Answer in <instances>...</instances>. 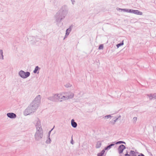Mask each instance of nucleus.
Instances as JSON below:
<instances>
[{
	"instance_id": "obj_1",
	"label": "nucleus",
	"mask_w": 156,
	"mask_h": 156,
	"mask_svg": "<svg viewBox=\"0 0 156 156\" xmlns=\"http://www.w3.org/2000/svg\"><path fill=\"white\" fill-rule=\"evenodd\" d=\"M68 10L66 6H63L56 14L55 19L57 22H60L61 20L64 19L68 13Z\"/></svg>"
},
{
	"instance_id": "obj_2",
	"label": "nucleus",
	"mask_w": 156,
	"mask_h": 156,
	"mask_svg": "<svg viewBox=\"0 0 156 156\" xmlns=\"http://www.w3.org/2000/svg\"><path fill=\"white\" fill-rule=\"evenodd\" d=\"M68 98L65 97V96L61 94H54L53 96L48 98V100L55 102L62 101L66 100Z\"/></svg>"
},
{
	"instance_id": "obj_3",
	"label": "nucleus",
	"mask_w": 156,
	"mask_h": 156,
	"mask_svg": "<svg viewBox=\"0 0 156 156\" xmlns=\"http://www.w3.org/2000/svg\"><path fill=\"white\" fill-rule=\"evenodd\" d=\"M41 96L38 95L35 98L34 100L31 103L30 105L36 111L37 109L41 102Z\"/></svg>"
},
{
	"instance_id": "obj_4",
	"label": "nucleus",
	"mask_w": 156,
	"mask_h": 156,
	"mask_svg": "<svg viewBox=\"0 0 156 156\" xmlns=\"http://www.w3.org/2000/svg\"><path fill=\"white\" fill-rule=\"evenodd\" d=\"M43 136V129L37 130L34 135L35 140L37 141H39L42 138Z\"/></svg>"
},
{
	"instance_id": "obj_5",
	"label": "nucleus",
	"mask_w": 156,
	"mask_h": 156,
	"mask_svg": "<svg viewBox=\"0 0 156 156\" xmlns=\"http://www.w3.org/2000/svg\"><path fill=\"white\" fill-rule=\"evenodd\" d=\"M37 130L42 129L40 120L38 118H36L34 122Z\"/></svg>"
},
{
	"instance_id": "obj_6",
	"label": "nucleus",
	"mask_w": 156,
	"mask_h": 156,
	"mask_svg": "<svg viewBox=\"0 0 156 156\" xmlns=\"http://www.w3.org/2000/svg\"><path fill=\"white\" fill-rule=\"evenodd\" d=\"M35 111L34 109L30 105L24 110V115H27L30 114L31 113L34 112Z\"/></svg>"
},
{
	"instance_id": "obj_7",
	"label": "nucleus",
	"mask_w": 156,
	"mask_h": 156,
	"mask_svg": "<svg viewBox=\"0 0 156 156\" xmlns=\"http://www.w3.org/2000/svg\"><path fill=\"white\" fill-rule=\"evenodd\" d=\"M19 75L23 79H25L30 76V73L29 72H25L21 70L19 72Z\"/></svg>"
},
{
	"instance_id": "obj_8",
	"label": "nucleus",
	"mask_w": 156,
	"mask_h": 156,
	"mask_svg": "<svg viewBox=\"0 0 156 156\" xmlns=\"http://www.w3.org/2000/svg\"><path fill=\"white\" fill-rule=\"evenodd\" d=\"M126 148L125 146L122 144L120 145L118 148V150L119 154L122 153L124 150Z\"/></svg>"
},
{
	"instance_id": "obj_9",
	"label": "nucleus",
	"mask_w": 156,
	"mask_h": 156,
	"mask_svg": "<svg viewBox=\"0 0 156 156\" xmlns=\"http://www.w3.org/2000/svg\"><path fill=\"white\" fill-rule=\"evenodd\" d=\"M7 115L9 118L12 119H15L16 117V115L12 112L8 113H7Z\"/></svg>"
},
{
	"instance_id": "obj_10",
	"label": "nucleus",
	"mask_w": 156,
	"mask_h": 156,
	"mask_svg": "<svg viewBox=\"0 0 156 156\" xmlns=\"http://www.w3.org/2000/svg\"><path fill=\"white\" fill-rule=\"evenodd\" d=\"M147 96L149 97L150 100H152L153 99H156V94L154 93L153 94H147Z\"/></svg>"
},
{
	"instance_id": "obj_11",
	"label": "nucleus",
	"mask_w": 156,
	"mask_h": 156,
	"mask_svg": "<svg viewBox=\"0 0 156 156\" xmlns=\"http://www.w3.org/2000/svg\"><path fill=\"white\" fill-rule=\"evenodd\" d=\"M71 124L73 128H76L77 126V123L74 121L73 119H72L71 121Z\"/></svg>"
},
{
	"instance_id": "obj_12",
	"label": "nucleus",
	"mask_w": 156,
	"mask_h": 156,
	"mask_svg": "<svg viewBox=\"0 0 156 156\" xmlns=\"http://www.w3.org/2000/svg\"><path fill=\"white\" fill-rule=\"evenodd\" d=\"M133 13L140 15H142L143 14V13L142 12L137 10H134L133 11Z\"/></svg>"
},
{
	"instance_id": "obj_13",
	"label": "nucleus",
	"mask_w": 156,
	"mask_h": 156,
	"mask_svg": "<svg viewBox=\"0 0 156 156\" xmlns=\"http://www.w3.org/2000/svg\"><path fill=\"white\" fill-rule=\"evenodd\" d=\"M71 30L72 27L70 26L69 27V28H68L66 30V35H69Z\"/></svg>"
},
{
	"instance_id": "obj_14",
	"label": "nucleus",
	"mask_w": 156,
	"mask_h": 156,
	"mask_svg": "<svg viewBox=\"0 0 156 156\" xmlns=\"http://www.w3.org/2000/svg\"><path fill=\"white\" fill-rule=\"evenodd\" d=\"M129 154L130 156H137V153L133 151H130Z\"/></svg>"
},
{
	"instance_id": "obj_15",
	"label": "nucleus",
	"mask_w": 156,
	"mask_h": 156,
	"mask_svg": "<svg viewBox=\"0 0 156 156\" xmlns=\"http://www.w3.org/2000/svg\"><path fill=\"white\" fill-rule=\"evenodd\" d=\"M32 39L33 41L35 42L39 41L40 40V39L37 37H32Z\"/></svg>"
},
{
	"instance_id": "obj_16",
	"label": "nucleus",
	"mask_w": 156,
	"mask_h": 156,
	"mask_svg": "<svg viewBox=\"0 0 156 156\" xmlns=\"http://www.w3.org/2000/svg\"><path fill=\"white\" fill-rule=\"evenodd\" d=\"M114 145H115L114 144H111L109 145L108 146L106 147H105V150H109L111 148L112 146H113Z\"/></svg>"
},
{
	"instance_id": "obj_17",
	"label": "nucleus",
	"mask_w": 156,
	"mask_h": 156,
	"mask_svg": "<svg viewBox=\"0 0 156 156\" xmlns=\"http://www.w3.org/2000/svg\"><path fill=\"white\" fill-rule=\"evenodd\" d=\"M101 145V141H99L97 142L96 145V148H100Z\"/></svg>"
},
{
	"instance_id": "obj_18",
	"label": "nucleus",
	"mask_w": 156,
	"mask_h": 156,
	"mask_svg": "<svg viewBox=\"0 0 156 156\" xmlns=\"http://www.w3.org/2000/svg\"><path fill=\"white\" fill-rule=\"evenodd\" d=\"M3 53L2 50L0 49V59H2V60L4 59Z\"/></svg>"
},
{
	"instance_id": "obj_19",
	"label": "nucleus",
	"mask_w": 156,
	"mask_h": 156,
	"mask_svg": "<svg viewBox=\"0 0 156 156\" xmlns=\"http://www.w3.org/2000/svg\"><path fill=\"white\" fill-rule=\"evenodd\" d=\"M40 68H39V67L38 66H36L34 70L33 71V72L34 73H37V71L38 70L40 69Z\"/></svg>"
},
{
	"instance_id": "obj_20",
	"label": "nucleus",
	"mask_w": 156,
	"mask_h": 156,
	"mask_svg": "<svg viewBox=\"0 0 156 156\" xmlns=\"http://www.w3.org/2000/svg\"><path fill=\"white\" fill-rule=\"evenodd\" d=\"M74 97V94H70L69 95H66L65 96V97H66L67 98H68L67 100L69 98H73Z\"/></svg>"
},
{
	"instance_id": "obj_21",
	"label": "nucleus",
	"mask_w": 156,
	"mask_h": 156,
	"mask_svg": "<svg viewBox=\"0 0 156 156\" xmlns=\"http://www.w3.org/2000/svg\"><path fill=\"white\" fill-rule=\"evenodd\" d=\"M48 139L46 141V143L47 144H49L51 143V140L49 136H48Z\"/></svg>"
},
{
	"instance_id": "obj_22",
	"label": "nucleus",
	"mask_w": 156,
	"mask_h": 156,
	"mask_svg": "<svg viewBox=\"0 0 156 156\" xmlns=\"http://www.w3.org/2000/svg\"><path fill=\"white\" fill-rule=\"evenodd\" d=\"M66 87L68 88L71 87L72 86V85L69 83H67L65 85Z\"/></svg>"
},
{
	"instance_id": "obj_23",
	"label": "nucleus",
	"mask_w": 156,
	"mask_h": 156,
	"mask_svg": "<svg viewBox=\"0 0 156 156\" xmlns=\"http://www.w3.org/2000/svg\"><path fill=\"white\" fill-rule=\"evenodd\" d=\"M137 120V118L136 117H134L132 120L133 122L134 123H135Z\"/></svg>"
},
{
	"instance_id": "obj_24",
	"label": "nucleus",
	"mask_w": 156,
	"mask_h": 156,
	"mask_svg": "<svg viewBox=\"0 0 156 156\" xmlns=\"http://www.w3.org/2000/svg\"><path fill=\"white\" fill-rule=\"evenodd\" d=\"M112 116L110 115H108L106 116H105L104 117L105 119H108L109 118L111 117Z\"/></svg>"
},
{
	"instance_id": "obj_25",
	"label": "nucleus",
	"mask_w": 156,
	"mask_h": 156,
	"mask_svg": "<svg viewBox=\"0 0 156 156\" xmlns=\"http://www.w3.org/2000/svg\"><path fill=\"white\" fill-rule=\"evenodd\" d=\"M103 44H101L99 46L98 49L99 50L103 49Z\"/></svg>"
},
{
	"instance_id": "obj_26",
	"label": "nucleus",
	"mask_w": 156,
	"mask_h": 156,
	"mask_svg": "<svg viewBox=\"0 0 156 156\" xmlns=\"http://www.w3.org/2000/svg\"><path fill=\"white\" fill-rule=\"evenodd\" d=\"M123 44V43L122 42V43H119L117 44L116 46L118 48H119V47L122 46V45Z\"/></svg>"
},
{
	"instance_id": "obj_27",
	"label": "nucleus",
	"mask_w": 156,
	"mask_h": 156,
	"mask_svg": "<svg viewBox=\"0 0 156 156\" xmlns=\"http://www.w3.org/2000/svg\"><path fill=\"white\" fill-rule=\"evenodd\" d=\"M134 10L133 9H128V12H130L133 13V11Z\"/></svg>"
},
{
	"instance_id": "obj_28",
	"label": "nucleus",
	"mask_w": 156,
	"mask_h": 156,
	"mask_svg": "<svg viewBox=\"0 0 156 156\" xmlns=\"http://www.w3.org/2000/svg\"><path fill=\"white\" fill-rule=\"evenodd\" d=\"M122 11H123L125 12H128V9H123Z\"/></svg>"
},
{
	"instance_id": "obj_29",
	"label": "nucleus",
	"mask_w": 156,
	"mask_h": 156,
	"mask_svg": "<svg viewBox=\"0 0 156 156\" xmlns=\"http://www.w3.org/2000/svg\"><path fill=\"white\" fill-rule=\"evenodd\" d=\"M103 155L102 154H101V152L98 153L97 154V156H102Z\"/></svg>"
},
{
	"instance_id": "obj_30",
	"label": "nucleus",
	"mask_w": 156,
	"mask_h": 156,
	"mask_svg": "<svg viewBox=\"0 0 156 156\" xmlns=\"http://www.w3.org/2000/svg\"><path fill=\"white\" fill-rule=\"evenodd\" d=\"M124 156H130V154H128V152H127L125 154Z\"/></svg>"
},
{
	"instance_id": "obj_31",
	"label": "nucleus",
	"mask_w": 156,
	"mask_h": 156,
	"mask_svg": "<svg viewBox=\"0 0 156 156\" xmlns=\"http://www.w3.org/2000/svg\"><path fill=\"white\" fill-rule=\"evenodd\" d=\"M105 149L104 150H102L101 151V154H102L103 155H104V153L105 152Z\"/></svg>"
},
{
	"instance_id": "obj_32",
	"label": "nucleus",
	"mask_w": 156,
	"mask_h": 156,
	"mask_svg": "<svg viewBox=\"0 0 156 156\" xmlns=\"http://www.w3.org/2000/svg\"><path fill=\"white\" fill-rule=\"evenodd\" d=\"M116 9L117 10H121V11H122L123 9H121V8H116Z\"/></svg>"
},
{
	"instance_id": "obj_33",
	"label": "nucleus",
	"mask_w": 156,
	"mask_h": 156,
	"mask_svg": "<svg viewBox=\"0 0 156 156\" xmlns=\"http://www.w3.org/2000/svg\"><path fill=\"white\" fill-rule=\"evenodd\" d=\"M122 141H119L115 143L116 144H121Z\"/></svg>"
},
{
	"instance_id": "obj_34",
	"label": "nucleus",
	"mask_w": 156,
	"mask_h": 156,
	"mask_svg": "<svg viewBox=\"0 0 156 156\" xmlns=\"http://www.w3.org/2000/svg\"><path fill=\"white\" fill-rule=\"evenodd\" d=\"M53 129H52L49 132V133H48V136H49V137H50V134L51 133V131Z\"/></svg>"
},
{
	"instance_id": "obj_35",
	"label": "nucleus",
	"mask_w": 156,
	"mask_h": 156,
	"mask_svg": "<svg viewBox=\"0 0 156 156\" xmlns=\"http://www.w3.org/2000/svg\"><path fill=\"white\" fill-rule=\"evenodd\" d=\"M68 35H66V34L65 35V36L64 37V39H65V38H66Z\"/></svg>"
},
{
	"instance_id": "obj_36",
	"label": "nucleus",
	"mask_w": 156,
	"mask_h": 156,
	"mask_svg": "<svg viewBox=\"0 0 156 156\" xmlns=\"http://www.w3.org/2000/svg\"><path fill=\"white\" fill-rule=\"evenodd\" d=\"M73 137L72 136V140H71V143L72 144H73Z\"/></svg>"
},
{
	"instance_id": "obj_37",
	"label": "nucleus",
	"mask_w": 156,
	"mask_h": 156,
	"mask_svg": "<svg viewBox=\"0 0 156 156\" xmlns=\"http://www.w3.org/2000/svg\"><path fill=\"white\" fill-rule=\"evenodd\" d=\"M138 156H144V155L143 154H141L138 155Z\"/></svg>"
},
{
	"instance_id": "obj_38",
	"label": "nucleus",
	"mask_w": 156,
	"mask_h": 156,
	"mask_svg": "<svg viewBox=\"0 0 156 156\" xmlns=\"http://www.w3.org/2000/svg\"><path fill=\"white\" fill-rule=\"evenodd\" d=\"M72 2V4L73 5L74 4V3L75 2V1L74 0H71Z\"/></svg>"
},
{
	"instance_id": "obj_39",
	"label": "nucleus",
	"mask_w": 156,
	"mask_h": 156,
	"mask_svg": "<svg viewBox=\"0 0 156 156\" xmlns=\"http://www.w3.org/2000/svg\"><path fill=\"white\" fill-rule=\"evenodd\" d=\"M111 122V123H112L113 124H114L115 122V121H113L112 122Z\"/></svg>"
},
{
	"instance_id": "obj_40",
	"label": "nucleus",
	"mask_w": 156,
	"mask_h": 156,
	"mask_svg": "<svg viewBox=\"0 0 156 156\" xmlns=\"http://www.w3.org/2000/svg\"><path fill=\"white\" fill-rule=\"evenodd\" d=\"M118 119V118H116V119H115L114 120V121H115V122H116L117 120Z\"/></svg>"
},
{
	"instance_id": "obj_41",
	"label": "nucleus",
	"mask_w": 156,
	"mask_h": 156,
	"mask_svg": "<svg viewBox=\"0 0 156 156\" xmlns=\"http://www.w3.org/2000/svg\"><path fill=\"white\" fill-rule=\"evenodd\" d=\"M121 144H126V143L124 141H122Z\"/></svg>"
},
{
	"instance_id": "obj_42",
	"label": "nucleus",
	"mask_w": 156,
	"mask_h": 156,
	"mask_svg": "<svg viewBox=\"0 0 156 156\" xmlns=\"http://www.w3.org/2000/svg\"><path fill=\"white\" fill-rule=\"evenodd\" d=\"M39 73V72H38L37 73Z\"/></svg>"
}]
</instances>
